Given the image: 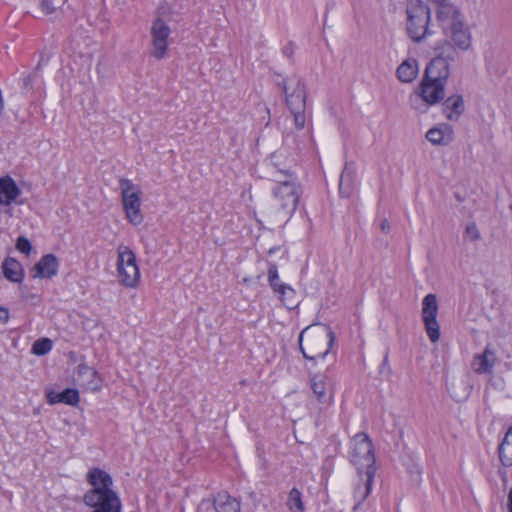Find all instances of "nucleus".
I'll list each match as a JSON object with an SVG mask.
<instances>
[{
	"label": "nucleus",
	"mask_w": 512,
	"mask_h": 512,
	"mask_svg": "<svg viewBox=\"0 0 512 512\" xmlns=\"http://www.w3.org/2000/svg\"><path fill=\"white\" fill-rule=\"evenodd\" d=\"M273 211L270 219L274 224L284 226L296 211L301 195L300 186L292 176L278 181L272 189Z\"/></svg>",
	"instance_id": "1"
},
{
	"label": "nucleus",
	"mask_w": 512,
	"mask_h": 512,
	"mask_svg": "<svg viewBox=\"0 0 512 512\" xmlns=\"http://www.w3.org/2000/svg\"><path fill=\"white\" fill-rule=\"evenodd\" d=\"M335 340L331 328L324 324L306 327L299 335V347L308 360L324 358Z\"/></svg>",
	"instance_id": "2"
},
{
	"label": "nucleus",
	"mask_w": 512,
	"mask_h": 512,
	"mask_svg": "<svg viewBox=\"0 0 512 512\" xmlns=\"http://www.w3.org/2000/svg\"><path fill=\"white\" fill-rule=\"evenodd\" d=\"M437 19L444 33L451 38L460 50H468L471 46V34L465 24L464 17L454 5H443L437 10Z\"/></svg>",
	"instance_id": "3"
},
{
	"label": "nucleus",
	"mask_w": 512,
	"mask_h": 512,
	"mask_svg": "<svg viewBox=\"0 0 512 512\" xmlns=\"http://www.w3.org/2000/svg\"><path fill=\"white\" fill-rule=\"evenodd\" d=\"M349 459L358 477L362 478L364 473H376L374 446L367 434L358 433L352 438Z\"/></svg>",
	"instance_id": "4"
},
{
	"label": "nucleus",
	"mask_w": 512,
	"mask_h": 512,
	"mask_svg": "<svg viewBox=\"0 0 512 512\" xmlns=\"http://www.w3.org/2000/svg\"><path fill=\"white\" fill-rule=\"evenodd\" d=\"M430 9L421 0H409L407 5V32L411 39L421 41L428 34Z\"/></svg>",
	"instance_id": "5"
},
{
	"label": "nucleus",
	"mask_w": 512,
	"mask_h": 512,
	"mask_svg": "<svg viewBox=\"0 0 512 512\" xmlns=\"http://www.w3.org/2000/svg\"><path fill=\"white\" fill-rule=\"evenodd\" d=\"M445 87L446 84L423 76L410 101L415 109L424 112L429 106L436 105L444 99Z\"/></svg>",
	"instance_id": "6"
},
{
	"label": "nucleus",
	"mask_w": 512,
	"mask_h": 512,
	"mask_svg": "<svg viewBox=\"0 0 512 512\" xmlns=\"http://www.w3.org/2000/svg\"><path fill=\"white\" fill-rule=\"evenodd\" d=\"M119 186L121 189V197L123 209L127 220L132 225H140L143 222L141 213V190L129 179H120Z\"/></svg>",
	"instance_id": "7"
},
{
	"label": "nucleus",
	"mask_w": 512,
	"mask_h": 512,
	"mask_svg": "<svg viewBox=\"0 0 512 512\" xmlns=\"http://www.w3.org/2000/svg\"><path fill=\"white\" fill-rule=\"evenodd\" d=\"M440 49L439 54L427 65L424 77L447 84L450 76V64L456 57V51L449 43L443 44Z\"/></svg>",
	"instance_id": "8"
},
{
	"label": "nucleus",
	"mask_w": 512,
	"mask_h": 512,
	"mask_svg": "<svg viewBox=\"0 0 512 512\" xmlns=\"http://www.w3.org/2000/svg\"><path fill=\"white\" fill-rule=\"evenodd\" d=\"M87 481L92 486L83 497L84 503H95L101 497L109 494H117L113 489L112 477L99 468L90 469L87 473Z\"/></svg>",
	"instance_id": "9"
},
{
	"label": "nucleus",
	"mask_w": 512,
	"mask_h": 512,
	"mask_svg": "<svg viewBox=\"0 0 512 512\" xmlns=\"http://www.w3.org/2000/svg\"><path fill=\"white\" fill-rule=\"evenodd\" d=\"M438 302L435 294H427L422 300V320L431 342L440 339V326L437 321Z\"/></svg>",
	"instance_id": "10"
},
{
	"label": "nucleus",
	"mask_w": 512,
	"mask_h": 512,
	"mask_svg": "<svg viewBox=\"0 0 512 512\" xmlns=\"http://www.w3.org/2000/svg\"><path fill=\"white\" fill-rule=\"evenodd\" d=\"M171 33L168 24L161 18H156L151 26V55L160 60L165 57L168 49V40Z\"/></svg>",
	"instance_id": "11"
},
{
	"label": "nucleus",
	"mask_w": 512,
	"mask_h": 512,
	"mask_svg": "<svg viewBox=\"0 0 512 512\" xmlns=\"http://www.w3.org/2000/svg\"><path fill=\"white\" fill-rule=\"evenodd\" d=\"M282 88L289 108H305L306 90L302 80L297 75L285 79Z\"/></svg>",
	"instance_id": "12"
},
{
	"label": "nucleus",
	"mask_w": 512,
	"mask_h": 512,
	"mask_svg": "<svg viewBox=\"0 0 512 512\" xmlns=\"http://www.w3.org/2000/svg\"><path fill=\"white\" fill-rule=\"evenodd\" d=\"M310 387L316 398L321 404L330 405L333 400V388L329 378L325 374H314L310 377Z\"/></svg>",
	"instance_id": "13"
},
{
	"label": "nucleus",
	"mask_w": 512,
	"mask_h": 512,
	"mask_svg": "<svg viewBox=\"0 0 512 512\" xmlns=\"http://www.w3.org/2000/svg\"><path fill=\"white\" fill-rule=\"evenodd\" d=\"M497 361L496 351L487 345L482 353L473 356L471 368L476 374H492Z\"/></svg>",
	"instance_id": "14"
},
{
	"label": "nucleus",
	"mask_w": 512,
	"mask_h": 512,
	"mask_svg": "<svg viewBox=\"0 0 512 512\" xmlns=\"http://www.w3.org/2000/svg\"><path fill=\"white\" fill-rule=\"evenodd\" d=\"M375 473H364L362 478L359 477V482L354 488V499L356 501L353 512H365L364 501L370 495Z\"/></svg>",
	"instance_id": "15"
},
{
	"label": "nucleus",
	"mask_w": 512,
	"mask_h": 512,
	"mask_svg": "<svg viewBox=\"0 0 512 512\" xmlns=\"http://www.w3.org/2000/svg\"><path fill=\"white\" fill-rule=\"evenodd\" d=\"M20 194V188L10 176L0 178V205H11L16 201Z\"/></svg>",
	"instance_id": "16"
},
{
	"label": "nucleus",
	"mask_w": 512,
	"mask_h": 512,
	"mask_svg": "<svg viewBox=\"0 0 512 512\" xmlns=\"http://www.w3.org/2000/svg\"><path fill=\"white\" fill-rule=\"evenodd\" d=\"M76 381L80 386L91 391H97L101 387L97 372L87 365L78 366Z\"/></svg>",
	"instance_id": "17"
},
{
	"label": "nucleus",
	"mask_w": 512,
	"mask_h": 512,
	"mask_svg": "<svg viewBox=\"0 0 512 512\" xmlns=\"http://www.w3.org/2000/svg\"><path fill=\"white\" fill-rule=\"evenodd\" d=\"M59 263L53 254L43 256L34 267L33 277L51 278L58 272Z\"/></svg>",
	"instance_id": "18"
},
{
	"label": "nucleus",
	"mask_w": 512,
	"mask_h": 512,
	"mask_svg": "<svg viewBox=\"0 0 512 512\" xmlns=\"http://www.w3.org/2000/svg\"><path fill=\"white\" fill-rule=\"evenodd\" d=\"M465 110L462 95L454 94L449 96L443 103V113L450 121H457Z\"/></svg>",
	"instance_id": "19"
},
{
	"label": "nucleus",
	"mask_w": 512,
	"mask_h": 512,
	"mask_svg": "<svg viewBox=\"0 0 512 512\" xmlns=\"http://www.w3.org/2000/svg\"><path fill=\"white\" fill-rule=\"evenodd\" d=\"M426 139L433 145H447L453 139V130L448 125H440L429 129Z\"/></svg>",
	"instance_id": "20"
},
{
	"label": "nucleus",
	"mask_w": 512,
	"mask_h": 512,
	"mask_svg": "<svg viewBox=\"0 0 512 512\" xmlns=\"http://www.w3.org/2000/svg\"><path fill=\"white\" fill-rule=\"evenodd\" d=\"M47 401L49 404L54 405L57 403H65L68 405H76L79 402V393L76 389H65L62 392H55L53 390L46 392Z\"/></svg>",
	"instance_id": "21"
},
{
	"label": "nucleus",
	"mask_w": 512,
	"mask_h": 512,
	"mask_svg": "<svg viewBox=\"0 0 512 512\" xmlns=\"http://www.w3.org/2000/svg\"><path fill=\"white\" fill-rule=\"evenodd\" d=\"M214 507L217 512H240V502L226 492L217 494L214 498Z\"/></svg>",
	"instance_id": "22"
},
{
	"label": "nucleus",
	"mask_w": 512,
	"mask_h": 512,
	"mask_svg": "<svg viewBox=\"0 0 512 512\" xmlns=\"http://www.w3.org/2000/svg\"><path fill=\"white\" fill-rule=\"evenodd\" d=\"M117 278L121 285L127 288H136L140 282L139 267L117 269Z\"/></svg>",
	"instance_id": "23"
},
{
	"label": "nucleus",
	"mask_w": 512,
	"mask_h": 512,
	"mask_svg": "<svg viewBox=\"0 0 512 512\" xmlns=\"http://www.w3.org/2000/svg\"><path fill=\"white\" fill-rule=\"evenodd\" d=\"M418 63L415 59L405 60L397 68V77L402 83L413 82L418 75Z\"/></svg>",
	"instance_id": "24"
},
{
	"label": "nucleus",
	"mask_w": 512,
	"mask_h": 512,
	"mask_svg": "<svg viewBox=\"0 0 512 512\" xmlns=\"http://www.w3.org/2000/svg\"><path fill=\"white\" fill-rule=\"evenodd\" d=\"M2 270L5 278L12 282H21L23 279L22 266L13 258H8L3 262Z\"/></svg>",
	"instance_id": "25"
},
{
	"label": "nucleus",
	"mask_w": 512,
	"mask_h": 512,
	"mask_svg": "<svg viewBox=\"0 0 512 512\" xmlns=\"http://www.w3.org/2000/svg\"><path fill=\"white\" fill-rule=\"evenodd\" d=\"M498 451L501 463L506 467L512 466V426L507 430Z\"/></svg>",
	"instance_id": "26"
},
{
	"label": "nucleus",
	"mask_w": 512,
	"mask_h": 512,
	"mask_svg": "<svg viewBox=\"0 0 512 512\" xmlns=\"http://www.w3.org/2000/svg\"><path fill=\"white\" fill-rule=\"evenodd\" d=\"M126 267H138L134 252L126 245L117 247V269Z\"/></svg>",
	"instance_id": "27"
},
{
	"label": "nucleus",
	"mask_w": 512,
	"mask_h": 512,
	"mask_svg": "<svg viewBox=\"0 0 512 512\" xmlns=\"http://www.w3.org/2000/svg\"><path fill=\"white\" fill-rule=\"evenodd\" d=\"M95 503H85L87 506L94 508V510H104L108 509V504L111 503L115 506V508H122L121 500L117 494H109L108 496L101 497Z\"/></svg>",
	"instance_id": "28"
},
{
	"label": "nucleus",
	"mask_w": 512,
	"mask_h": 512,
	"mask_svg": "<svg viewBox=\"0 0 512 512\" xmlns=\"http://www.w3.org/2000/svg\"><path fill=\"white\" fill-rule=\"evenodd\" d=\"M286 506L290 512H303L302 494L297 488H292L288 494Z\"/></svg>",
	"instance_id": "29"
},
{
	"label": "nucleus",
	"mask_w": 512,
	"mask_h": 512,
	"mask_svg": "<svg viewBox=\"0 0 512 512\" xmlns=\"http://www.w3.org/2000/svg\"><path fill=\"white\" fill-rule=\"evenodd\" d=\"M450 395L458 402L463 401L469 395V387L463 382H453L449 387Z\"/></svg>",
	"instance_id": "30"
},
{
	"label": "nucleus",
	"mask_w": 512,
	"mask_h": 512,
	"mask_svg": "<svg viewBox=\"0 0 512 512\" xmlns=\"http://www.w3.org/2000/svg\"><path fill=\"white\" fill-rule=\"evenodd\" d=\"M276 293L279 294L281 301L286 307L292 308L295 305V301L293 300L295 291L290 286L283 284Z\"/></svg>",
	"instance_id": "31"
},
{
	"label": "nucleus",
	"mask_w": 512,
	"mask_h": 512,
	"mask_svg": "<svg viewBox=\"0 0 512 512\" xmlns=\"http://www.w3.org/2000/svg\"><path fill=\"white\" fill-rule=\"evenodd\" d=\"M52 349V341L48 338H43L34 342L32 346V353L38 356L47 354Z\"/></svg>",
	"instance_id": "32"
},
{
	"label": "nucleus",
	"mask_w": 512,
	"mask_h": 512,
	"mask_svg": "<svg viewBox=\"0 0 512 512\" xmlns=\"http://www.w3.org/2000/svg\"><path fill=\"white\" fill-rule=\"evenodd\" d=\"M268 280L274 292H276L280 288V286L283 285V283H280L278 269L276 264L274 263L269 264Z\"/></svg>",
	"instance_id": "33"
},
{
	"label": "nucleus",
	"mask_w": 512,
	"mask_h": 512,
	"mask_svg": "<svg viewBox=\"0 0 512 512\" xmlns=\"http://www.w3.org/2000/svg\"><path fill=\"white\" fill-rule=\"evenodd\" d=\"M294 117V123L296 128L302 129L305 126V108H289Z\"/></svg>",
	"instance_id": "34"
},
{
	"label": "nucleus",
	"mask_w": 512,
	"mask_h": 512,
	"mask_svg": "<svg viewBox=\"0 0 512 512\" xmlns=\"http://www.w3.org/2000/svg\"><path fill=\"white\" fill-rule=\"evenodd\" d=\"M465 235L470 241H477L480 239V232L475 223H470L466 226Z\"/></svg>",
	"instance_id": "35"
},
{
	"label": "nucleus",
	"mask_w": 512,
	"mask_h": 512,
	"mask_svg": "<svg viewBox=\"0 0 512 512\" xmlns=\"http://www.w3.org/2000/svg\"><path fill=\"white\" fill-rule=\"evenodd\" d=\"M16 248L26 255H28L32 250L30 241L25 237H19L17 239Z\"/></svg>",
	"instance_id": "36"
},
{
	"label": "nucleus",
	"mask_w": 512,
	"mask_h": 512,
	"mask_svg": "<svg viewBox=\"0 0 512 512\" xmlns=\"http://www.w3.org/2000/svg\"><path fill=\"white\" fill-rule=\"evenodd\" d=\"M40 8L46 15H51L56 11L55 6L50 0H41L40 1Z\"/></svg>",
	"instance_id": "37"
},
{
	"label": "nucleus",
	"mask_w": 512,
	"mask_h": 512,
	"mask_svg": "<svg viewBox=\"0 0 512 512\" xmlns=\"http://www.w3.org/2000/svg\"><path fill=\"white\" fill-rule=\"evenodd\" d=\"M9 311L7 308L0 306V323H7L9 321Z\"/></svg>",
	"instance_id": "38"
},
{
	"label": "nucleus",
	"mask_w": 512,
	"mask_h": 512,
	"mask_svg": "<svg viewBox=\"0 0 512 512\" xmlns=\"http://www.w3.org/2000/svg\"><path fill=\"white\" fill-rule=\"evenodd\" d=\"M109 506L110 507H108V509H105V511L104 510H93L92 512H121L122 508L116 509L112 503Z\"/></svg>",
	"instance_id": "39"
},
{
	"label": "nucleus",
	"mask_w": 512,
	"mask_h": 512,
	"mask_svg": "<svg viewBox=\"0 0 512 512\" xmlns=\"http://www.w3.org/2000/svg\"><path fill=\"white\" fill-rule=\"evenodd\" d=\"M380 228L385 233H387L390 230V225L387 219H383L381 221Z\"/></svg>",
	"instance_id": "40"
},
{
	"label": "nucleus",
	"mask_w": 512,
	"mask_h": 512,
	"mask_svg": "<svg viewBox=\"0 0 512 512\" xmlns=\"http://www.w3.org/2000/svg\"><path fill=\"white\" fill-rule=\"evenodd\" d=\"M507 508L509 512H512V489L509 491L508 494Z\"/></svg>",
	"instance_id": "41"
}]
</instances>
